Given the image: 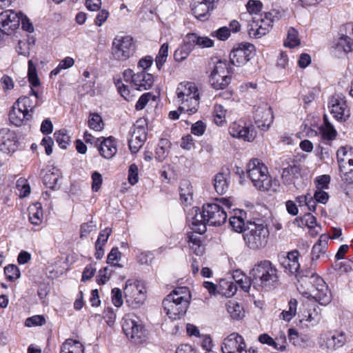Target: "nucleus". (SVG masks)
Masks as SVG:
<instances>
[{
	"label": "nucleus",
	"instance_id": "9",
	"mask_svg": "<svg viewBox=\"0 0 353 353\" xmlns=\"http://www.w3.org/2000/svg\"><path fill=\"white\" fill-rule=\"evenodd\" d=\"M279 12L274 10L265 12L264 16L252 18L248 26V32L250 37L261 38L270 32L275 19H279Z\"/></svg>",
	"mask_w": 353,
	"mask_h": 353
},
{
	"label": "nucleus",
	"instance_id": "14",
	"mask_svg": "<svg viewBox=\"0 0 353 353\" xmlns=\"http://www.w3.org/2000/svg\"><path fill=\"white\" fill-rule=\"evenodd\" d=\"M254 51V45L248 43H241L230 52V63L238 67L243 65L253 57Z\"/></svg>",
	"mask_w": 353,
	"mask_h": 353
},
{
	"label": "nucleus",
	"instance_id": "16",
	"mask_svg": "<svg viewBox=\"0 0 353 353\" xmlns=\"http://www.w3.org/2000/svg\"><path fill=\"white\" fill-rule=\"evenodd\" d=\"M271 107L266 103H261L254 111V119L258 128L265 131L273 121Z\"/></svg>",
	"mask_w": 353,
	"mask_h": 353
},
{
	"label": "nucleus",
	"instance_id": "43",
	"mask_svg": "<svg viewBox=\"0 0 353 353\" xmlns=\"http://www.w3.org/2000/svg\"><path fill=\"white\" fill-rule=\"evenodd\" d=\"M57 143L62 149H66L70 141V138L65 130H60L54 134Z\"/></svg>",
	"mask_w": 353,
	"mask_h": 353
},
{
	"label": "nucleus",
	"instance_id": "37",
	"mask_svg": "<svg viewBox=\"0 0 353 353\" xmlns=\"http://www.w3.org/2000/svg\"><path fill=\"white\" fill-rule=\"evenodd\" d=\"M300 44V39L298 37V32L294 28H290L288 31L287 39L284 42V46L293 48Z\"/></svg>",
	"mask_w": 353,
	"mask_h": 353
},
{
	"label": "nucleus",
	"instance_id": "63",
	"mask_svg": "<svg viewBox=\"0 0 353 353\" xmlns=\"http://www.w3.org/2000/svg\"><path fill=\"white\" fill-rule=\"evenodd\" d=\"M330 181V177L328 175H322L316 179V189H327Z\"/></svg>",
	"mask_w": 353,
	"mask_h": 353
},
{
	"label": "nucleus",
	"instance_id": "7",
	"mask_svg": "<svg viewBox=\"0 0 353 353\" xmlns=\"http://www.w3.org/2000/svg\"><path fill=\"white\" fill-rule=\"evenodd\" d=\"M28 81L30 84V97L23 96L19 97L16 103L18 107L21 108L23 111L29 112L32 114L34 108L39 105L38 93L33 90V87L40 85V81L38 78L36 66L33 64L32 60L28 61Z\"/></svg>",
	"mask_w": 353,
	"mask_h": 353
},
{
	"label": "nucleus",
	"instance_id": "41",
	"mask_svg": "<svg viewBox=\"0 0 353 353\" xmlns=\"http://www.w3.org/2000/svg\"><path fill=\"white\" fill-rule=\"evenodd\" d=\"M169 45L168 43H163L159 51V53L156 57V65L159 70L161 68L165 62L166 61L168 55Z\"/></svg>",
	"mask_w": 353,
	"mask_h": 353
},
{
	"label": "nucleus",
	"instance_id": "23",
	"mask_svg": "<svg viewBox=\"0 0 353 353\" xmlns=\"http://www.w3.org/2000/svg\"><path fill=\"white\" fill-rule=\"evenodd\" d=\"M153 76L146 72L145 70H141L136 73L134 77V87L139 91L150 89L153 85Z\"/></svg>",
	"mask_w": 353,
	"mask_h": 353
},
{
	"label": "nucleus",
	"instance_id": "53",
	"mask_svg": "<svg viewBox=\"0 0 353 353\" xmlns=\"http://www.w3.org/2000/svg\"><path fill=\"white\" fill-rule=\"evenodd\" d=\"M112 301L114 306L117 307L122 305V292L119 288H115L112 290Z\"/></svg>",
	"mask_w": 353,
	"mask_h": 353
},
{
	"label": "nucleus",
	"instance_id": "17",
	"mask_svg": "<svg viewBox=\"0 0 353 353\" xmlns=\"http://www.w3.org/2000/svg\"><path fill=\"white\" fill-rule=\"evenodd\" d=\"M243 337L237 333H232L224 340L221 345L223 353H247Z\"/></svg>",
	"mask_w": 353,
	"mask_h": 353
},
{
	"label": "nucleus",
	"instance_id": "33",
	"mask_svg": "<svg viewBox=\"0 0 353 353\" xmlns=\"http://www.w3.org/2000/svg\"><path fill=\"white\" fill-rule=\"evenodd\" d=\"M352 155L353 151L351 148L348 149L347 147H341L338 150L336 156L341 172H347L345 160Z\"/></svg>",
	"mask_w": 353,
	"mask_h": 353
},
{
	"label": "nucleus",
	"instance_id": "44",
	"mask_svg": "<svg viewBox=\"0 0 353 353\" xmlns=\"http://www.w3.org/2000/svg\"><path fill=\"white\" fill-rule=\"evenodd\" d=\"M74 63V61L72 57H68L61 60L58 66L52 70L50 72V76L57 75L61 70L68 69L72 67Z\"/></svg>",
	"mask_w": 353,
	"mask_h": 353
},
{
	"label": "nucleus",
	"instance_id": "45",
	"mask_svg": "<svg viewBox=\"0 0 353 353\" xmlns=\"http://www.w3.org/2000/svg\"><path fill=\"white\" fill-rule=\"evenodd\" d=\"M16 188L19 191L20 198L26 197L30 193V187L24 179L21 178L17 181Z\"/></svg>",
	"mask_w": 353,
	"mask_h": 353
},
{
	"label": "nucleus",
	"instance_id": "50",
	"mask_svg": "<svg viewBox=\"0 0 353 353\" xmlns=\"http://www.w3.org/2000/svg\"><path fill=\"white\" fill-rule=\"evenodd\" d=\"M131 137L138 140L139 141L145 143L147 139V132L144 127L135 125Z\"/></svg>",
	"mask_w": 353,
	"mask_h": 353
},
{
	"label": "nucleus",
	"instance_id": "58",
	"mask_svg": "<svg viewBox=\"0 0 353 353\" xmlns=\"http://www.w3.org/2000/svg\"><path fill=\"white\" fill-rule=\"evenodd\" d=\"M341 35L345 36L348 39L349 44H353V24L347 23L343 29L341 30Z\"/></svg>",
	"mask_w": 353,
	"mask_h": 353
},
{
	"label": "nucleus",
	"instance_id": "24",
	"mask_svg": "<svg viewBox=\"0 0 353 353\" xmlns=\"http://www.w3.org/2000/svg\"><path fill=\"white\" fill-rule=\"evenodd\" d=\"M32 117V114L23 111L21 108L18 107L15 103L9 113L10 121L17 126L23 125L25 122L30 121Z\"/></svg>",
	"mask_w": 353,
	"mask_h": 353
},
{
	"label": "nucleus",
	"instance_id": "40",
	"mask_svg": "<svg viewBox=\"0 0 353 353\" xmlns=\"http://www.w3.org/2000/svg\"><path fill=\"white\" fill-rule=\"evenodd\" d=\"M59 176L58 171L56 172L49 171L43 177V183L47 188L54 189L59 179Z\"/></svg>",
	"mask_w": 353,
	"mask_h": 353
},
{
	"label": "nucleus",
	"instance_id": "38",
	"mask_svg": "<svg viewBox=\"0 0 353 353\" xmlns=\"http://www.w3.org/2000/svg\"><path fill=\"white\" fill-rule=\"evenodd\" d=\"M297 301L292 299L288 303V310H283L281 314V317L285 321H290L296 314Z\"/></svg>",
	"mask_w": 353,
	"mask_h": 353
},
{
	"label": "nucleus",
	"instance_id": "57",
	"mask_svg": "<svg viewBox=\"0 0 353 353\" xmlns=\"http://www.w3.org/2000/svg\"><path fill=\"white\" fill-rule=\"evenodd\" d=\"M348 43V39L344 35H341L336 43V47L339 49H342L345 52H350L352 50L353 44Z\"/></svg>",
	"mask_w": 353,
	"mask_h": 353
},
{
	"label": "nucleus",
	"instance_id": "5",
	"mask_svg": "<svg viewBox=\"0 0 353 353\" xmlns=\"http://www.w3.org/2000/svg\"><path fill=\"white\" fill-rule=\"evenodd\" d=\"M269 230L263 220L254 219L243 230V240L246 246L252 250L263 248L268 243Z\"/></svg>",
	"mask_w": 353,
	"mask_h": 353
},
{
	"label": "nucleus",
	"instance_id": "12",
	"mask_svg": "<svg viewBox=\"0 0 353 353\" xmlns=\"http://www.w3.org/2000/svg\"><path fill=\"white\" fill-rule=\"evenodd\" d=\"M126 302L132 307H140L145 300V290L138 281L128 280L124 288Z\"/></svg>",
	"mask_w": 353,
	"mask_h": 353
},
{
	"label": "nucleus",
	"instance_id": "32",
	"mask_svg": "<svg viewBox=\"0 0 353 353\" xmlns=\"http://www.w3.org/2000/svg\"><path fill=\"white\" fill-rule=\"evenodd\" d=\"M29 219L33 225H39L43 219V211L41 209V204L36 203L30 205L28 208Z\"/></svg>",
	"mask_w": 353,
	"mask_h": 353
},
{
	"label": "nucleus",
	"instance_id": "22",
	"mask_svg": "<svg viewBox=\"0 0 353 353\" xmlns=\"http://www.w3.org/2000/svg\"><path fill=\"white\" fill-rule=\"evenodd\" d=\"M229 132L233 137L242 139L247 141H251L254 139V135L252 130L250 128L241 125L238 123H233L229 128Z\"/></svg>",
	"mask_w": 353,
	"mask_h": 353
},
{
	"label": "nucleus",
	"instance_id": "25",
	"mask_svg": "<svg viewBox=\"0 0 353 353\" xmlns=\"http://www.w3.org/2000/svg\"><path fill=\"white\" fill-rule=\"evenodd\" d=\"M184 40L185 43L189 45L192 50L195 46L204 48H210L214 45V41L208 37H201L196 33L187 34Z\"/></svg>",
	"mask_w": 353,
	"mask_h": 353
},
{
	"label": "nucleus",
	"instance_id": "35",
	"mask_svg": "<svg viewBox=\"0 0 353 353\" xmlns=\"http://www.w3.org/2000/svg\"><path fill=\"white\" fill-rule=\"evenodd\" d=\"M228 312L233 319H241L244 316L243 307L235 301H230L227 305Z\"/></svg>",
	"mask_w": 353,
	"mask_h": 353
},
{
	"label": "nucleus",
	"instance_id": "21",
	"mask_svg": "<svg viewBox=\"0 0 353 353\" xmlns=\"http://www.w3.org/2000/svg\"><path fill=\"white\" fill-rule=\"evenodd\" d=\"M331 114L339 121H345L350 116L344 99L339 95L332 97L330 101Z\"/></svg>",
	"mask_w": 353,
	"mask_h": 353
},
{
	"label": "nucleus",
	"instance_id": "29",
	"mask_svg": "<svg viewBox=\"0 0 353 353\" xmlns=\"http://www.w3.org/2000/svg\"><path fill=\"white\" fill-rule=\"evenodd\" d=\"M192 6L193 14L201 21L207 19L210 12L213 10L210 7L205 5V3L203 4L200 1L199 2L197 0H193Z\"/></svg>",
	"mask_w": 353,
	"mask_h": 353
},
{
	"label": "nucleus",
	"instance_id": "15",
	"mask_svg": "<svg viewBox=\"0 0 353 353\" xmlns=\"http://www.w3.org/2000/svg\"><path fill=\"white\" fill-rule=\"evenodd\" d=\"M19 12L7 10L0 13V31L6 35L11 34L19 28L21 21Z\"/></svg>",
	"mask_w": 353,
	"mask_h": 353
},
{
	"label": "nucleus",
	"instance_id": "3",
	"mask_svg": "<svg viewBox=\"0 0 353 353\" xmlns=\"http://www.w3.org/2000/svg\"><path fill=\"white\" fill-rule=\"evenodd\" d=\"M190 292L186 287L177 288L163 301V307L170 319L176 320L183 316L188 307Z\"/></svg>",
	"mask_w": 353,
	"mask_h": 353
},
{
	"label": "nucleus",
	"instance_id": "18",
	"mask_svg": "<svg viewBox=\"0 0 353 353\" xmlns=\"http://www.w3.org/2000/svg\"><path fill=\"white\" fill-rule=\"evenodd\" d=\"M19 145L15 132L9 128L0 129V150L4 153L14 152Z\"/></svg>",
	"mask_w": 353,
	"mask_h": 353
},
{
	"label": "nucleus",
	"instance_id": "64",
	"mask_svg": "<svg viewBox=\"0 0 353 353\" xmlns=\"http://www.w3.org/2000/svg\"><path fill=\"white\" fill-rule=\"evenodd\" d=\"M205 130V125L201 121H199L194 123L191 128V132L192 134L201 136L202 135Z\"/></svg>",
	"mask_w": 353,
	"mask_h": 353
},
{
	"label": "nucleus",
	"instance_id": "8",
	"mask_svg": "<svg viewBox=\"0 0 353 353\" xmlns=\"http://www.w3.org/2000/svg\"><path fill=\"white\" fill-rule=\"evenodd\" d=\"M310 275H306L305 278L301 277L302 283L301 286L305 285L307 289V285H310L313 288L312 297L321 305H326L332 300L331 292L328 289L324 280L314 272H310Z\"/></svg>",
	"mask_w": 353,
	"mask_h": 353
},
{
	"label": "nucleus",
	"instance_id": "52",
	"mask_svg": "<svg viewBox=\"0 0 353 353\" xmlns=\"http://www.w3.org/2000/svg\"><path fill=\"white\" fill-rule=\"evenodd\" d=\"M262 6V3L256 0H249L246 4L247 10L250 14H257L261 10Z\"/></svg>",
	"mask_w": 353,
	"mask_h": 353
},
{
	"label": "nucleus",
	"instance_id": "10",
	"mask_svg": "<svg viewBox=\"0 0 353 353\" xmlns=\"http://www.w3.org/2000/svg\"><path fill=\"white\" fill-rule=\"evenodd\" d=\"M135 52V44L130 36L117 37L114 39L111 53L114 59L124 61L131 57Z\"/></svg>",
	"mask_w": 353,
	"mask_h": 353
},
{
	"label": "nucleus",
	"instance_id": "34",
	"mask_svg": "<svg viewBox=\"0 0 353 353\" xmlns=\"http://www.w3.org/2000/svg\"><path fill=\"white\" fill-rule=\"evenodd\" d=\"M170 142L167 139H161L156 149V159L162 162L168 156Z\"/></svg>",
	"mask_w": 353,
	"mask_h": 353
},
{
	"label": "nucleus",
	"instance_id": "47",
	"mask_svg": "<svg viewBox=\"0 0 353 353\" xmlns=\"http://www.w3.org/2000/svg\"><path fill=\"white\" fill-rule=\"evenodd\" d=\"M225 110L221 105H216L214 109V121L218 125H221L225 121Z\"/></svg>",
	"mask_w": 353,
	"mask_h": 353
},
{
	"label": "nucleus",
	"instance_id": "55",
	"mask_svg": "<svg viewBox=\"0 0 353 353\" xmlns=\"http://www.w3.org/2000/svg\"><path fill=\"white\" fill-rule=\"evenodd\" d=\"M128 181L131 185L136 184L139 181L138 167L135 164H132L129 168Z\"/></svg>",
	"mask_w": 353,
	"mask_h": 353
},
{
	"label": "nucleus",
	"instance_id": "61",
	"mask_svg": "<svg viewBox=\"0 0 353 353\" xmlns=\"http://www.w3.org/2000/svg\"><path fill=\"white\" fill-rule=\"evenodd\" d=\"M116 85L119 92L125 100L130 101L132 99V96L130 94V92L128 86L123 84L121 81H118L116 83Z\"/></svg>",
	"mask_w": 353,
	"mask_h": 353
},
{
	"label": "nucleus",
	"instance_id": "19",
	"mask_svg": "<svg viewBox=\"0 0 353 353\" xmlns=\"http://www.w3.org/2000/svg\"><path fill=\"white\" fill-rule=\"evenodd\" d=\"M122 327L125 335L131 339L139 340L143 336V326L136 316L125 318Z\"/></svg>",
	"mask_w": 353,
	"mask_h": 353
},
{
	"label": "nucleus",
	"instance_id": "30",
	"mask_svg": "<svg viewBox=\"0 0 353 353\" xmlns=\"http://www.w3.org/2000/svg\"><path fill=\"white\" fill-rule=\"evenodd\" d=\"M179 192L181 200L186 205L190 204L193 199V189L188 180L183 179L181 181Z\"/></svg>",
	"mask_w": 353,
	"mask_h": 353
},
{
	"label": "nucleus",
	"instance_id": "49",
	"mask_svg": "<svg viewBox=\"0 0 353 353\" xmlns=\"http://www.w3.org/2000/svg\"><path fill=\"white\" fill-rule=\"evenodd\" d=\"M229 221L230 225L234 231L237 232H243V228L245 223L241 217L233 216L230 218Z\"/></svg>",
	"mask_w": 353,
	"mask_h": 353
},
{
	"label": "nucleus",
	"instance_id": "42",
	"mask_svg": "<svg viewBox=\"0 0 353 353\" xmlns=\"http://www.w3.org/2000/svg\"><path fill=\"white\" fill-rule=\"evenodd\" d=\"M192 48L184 41V44L181 48L175 50L174 58L176 61L181 62L187 59L192 52Z\"/></svg>",
	"mask_w": 353,
	"mask_h": 353
},
{
	"label": "nucleus",
	"instance_id": "62",
	"mask_svg": "<svg viewBox=\"0 0 353 353\" xmlns=\"http://www.w3.org/2000/svg\"><path fill=\"white\" fill-rule=\"evenodd\" d=\"M325 250L326 249L323 248L322 245L314 244L312 250V261H316L321 256H324Z\"/></svg>",
	"mask_w": 353,
	"mask_h": 353
},
{
	"label": "nucleus",
	"instance_id": "54",
	"mask_svg": "<svg viewBox=\"0 0 353 353\" xmlns=\"http://www.w3.org/2000/svg\"><path fill=\"white\" fill-rule=\"evenodd\" d=\"M112 270L108 268H104L102 270H100L99 272V275L97 276V283L99 284H105V282L109 280Z\"/></svg>",
	"mask_w": 353,
	"mask_h": 353
},
{
	"label": "nucleus",
	"instance_id": "56",
	"mask_svg": "<svg viewBox=\"0 0 353 353\" xmlns=\"http://www.w3.org/2000/svg\"><path fill=\"white\" fill-rule=\"evenodd\" d=\"M236 282L239 285L240 288L245 292H248L251 285L253 286L252 278H251V275L250 276V277H246L244 275H242V278L236 279Z\"/></svg>",
	"mask_w": 353,
	"mask_h": 353
},
{
	"label": "nucleus",
	"instance_id": "39",
	"mask_svg": "<svg viewBox=\"0 0 353 353\" xmlns=\"http://www.w3.org/2000/svg\"><path fill=\"white\" fill-rule=\"evenodd\" d=\"M88 125L91 129L95 131H101L103 129L104 123L101 117L99 114L91 113L88 119Z\"/></svg>",
	"mask_w": 353,
	"mask_h": 353
},
{
	"label": "nucleus",
	"instance_id": "48",
	"mask_svg": "<svg viewBox=\"0 0 353 353\" xmlns=\"http://www.w3.org/2000/svg\"><path fill=\"white\" fill-rule=\"evenodd\" d=\"M121 257V252L117 248H113L109 253L107 258V263L112 267L121 268V265L118 263H114V261H118Z\"/></svg>",
	"mask_w": 353,
	"mask_h": 353
},
{
	"label": "nucleus",
	"instance_id": "31",
	"mask_svg": "<svg viewBox=\"0 0 353 353\" xmlns=\"http://www.w3.org/2000/svg\"><path fill=\"white\" fill-rule=\"evenodd\" d=\"M301 171L300 167L295 164L288 166L283 168L282 172L283 182L285 185H290L294 183V179L297 177Z\"/></svg>",
	"mask_w": 353,
	"mask_h": 353
},
{
	"label": "nucleus",
	"instance_id": "20",
	"mask_svg": "<svg viewBox=\"0 0 353 353\" xmlns=\"http://www.w3.org/2000/svg\"><path fill=\"white\" fill-rule=\"evenodd\" d=\"M299 252L297 250H293L292 252H288L286 257H283V261H281V265L285 269V271H288L291 274H294L298 279L300 285L302 283L301 277L305 278L307 275L302 274L301 272H299V270L300 268V264L298 261L299 257ZM307 275H310V273Z\"/></svg>",
	"mask_w": 353,
	"mask_h": 353
},
{
	"label": "nucleus",
	"instance_id": "2",
	"mask_svg": "<svg viewBox=\"0 0 353 353\" xmlns=\"http://www.w3.org/2000/svg\"><path fill=\"white\" fill-rule=\"evenodd\" d=\"M247 172L254 186L260 191L276 192L279 191V182L269 175L267 166L258 159L248 163Z\"/></svg>",
	"mask_w": 353,
	"mask_h": 353
},
{
	"label": "nucleus",
	"instance_id": "26",
	"mask_svg": "<svg viewBox=\"0 0 353 353\" xmlns=\"http://www.w3.org/2000/svg\"><path fill=\"white\" fill-rule=\"evenodd\" d=\"M99 152L103 158L112 159L117 152L114 139L111 137L103 139L99 147Z\"/></svg>",
	"mask_w": 353,
	"mask_h": 353
},
{
	"label": "nucleus",
	"instance_id": "4",
	"mask_svg": "<svg viewBox=\"0 0 353 353\" xmlns=\"http://www.w3.org/2000/svg\"><path fill=\"white\" fill-rule=\"evenodd\" d=\"M253 287L256 290L272 288L279 280L276 268L268 260L256 263L250 270Z\"/></svg>",
	"mask_w": 353,
	"mask_h": 353
},
{
	"label": "nucleus",
	"instance_id": "51",
	"mask_svg": "<svg viewBox=\"0 0 353 353\" xmlns=\"http://www.w3.org/2000/svg\"><path fill=\"white\" fill-rule=\"evenodd\" d=\"M46 323V319L42 315H35L28 318L26 320L25 325L27 327L42 325Z\"/></svg>",
	"mask_w": 353,
	"mask_h": 353
},
{
	"label": "nucleus",
	"instance_id": "11",
	"mask_svg": "<svg viewBox=\"0 0 353 353\" xmlns=\"http://www.w3.org/2000/svg\"><path fill=\"white\" fill-rule=\"evenodd\" d=\"M231 68L226 60H219L210 76V83L216 90L225 88L231 81Z\"/></svg>",
	"mask_w": 353,
	"mask_h": 353
},
{
	"label": "nucleus",
	"instance_id": "59",
	"mask_svg": "<svg viewBox=\"0 0 353 353\" xmlns=\"http://www.w3.org/2000/svg\"><path fill=\"white\" fill-rule=\"evenodd\" d=\"M92 190L94 192L99 191V190L100 189L101 185L102 184V181H103L101 174L97 171L94 172L92 174Z\"/></svg>",
	"mask_w": 353,
	"mask_h": 353
},
{
	"label": "nucleus",
	"instance_id": "46",
	"mask_svg": "<svg viewBox=\"0 0 353 353\" xmlns=\"http://www.w3.org/2000/svg\"><path fill=\"white\" fill-rule=\"evenodd\" d=\"M4 273L8 280L12 281L20 277V271L15 265H8L4 268Z\"/></svg>",
	"mask_w": 353,
	"mask_h": 353
},
{
	"label": "nucleus",
	"instance_id": "27",
	"mask_svg": "<svg viewBox=\"0 0 353 353\" xmlns=\"http://www.w3.org/2000/svg\"><path fill=\"white\" fill-rule=\"evenodd\" d=\"M229 172H219L214 179V187L216 192L219 194H225L229 187Z\"/></svg>",
	"mask_w": 353,
	"mask_h": 353
},
{
	"label": "nucleus",
	"instance_id": "60",
	"mask_svg": "<svg viewBox=\"0 0 353 353\" xmlns=\"http://www.w3.org/2000/svg\"><path fill=\"white\" fill-rule=\"evenodd\" d=\"M314 198L316 202L325 204L328 201L329 195L323 189H316Z\"/></svg>",
	"mask_w": 353,
	"mask_h": 353
},
{
	"label": "nucleus",
	"instance_id": "1",
	"mask_svg": "<svg viewBox=\"0 0 353 353\" xmlns=\"http://www.w3.org/2000/svg\"><path fill=\"white\" fill-rule=\"evenodd\" d=\"M188 219L192 220L193 230L199 234L206 230V224L219 226L227 219V212L223 206L216 203H207L203 205L202 210L194 207L188 213Z\"/></svg>",
	"mask_w": 353,
	"mask_h": 353
},
{
	"label": "nucleus",
	"instance_id": "6",
	"mask_svg": "<svg viewBox=\"0 0 353 353\" xmlns=\"http://www.w3.org/2000/svg\"><path fill=\"white\" fill-rule=\"evenodd\" d=\"M176 94L181 102L179 110H186L189 114L197 111L199 105V94L196 85L192 82H182L179 84Z\"/></svg>",
	"mask_w": 353,
	"mask_h": 353
},
{
	"label": "nucleus",
	"instance_id": "28",
	"mask_svg": "<svg viewBox=\"0 0 353 353\" xmlns=\"http://www.w3.org/2000/svg\"><path fill=\"white\" fill-rule=\"evenodd\" d=\"M85 347L79 341L68 339L61 347L60 353H84Z\"/></svg>",
	"mask_w": 353,
	"mask_h": 353
},
{
	"label": "nucleus",
	"instance_id": "36",
	"mask_svg": "<svg viewBox=\"0 0 353 353\" xmlns=\"http://www.w3.org/2000/svg\"><path fill=\"white\" fill-rule=\"evenodd\" d=\"M324 125L321 128L322 136L325 139L333 140L336 135V131L328 121L326 115L323 117Z\"/></svg>",
	"mask_w": 353,
	"mask_h": 353
},
{
	"label": "nucleus",
	"instance_id": "13",
	"mask_svg": "<svg viewBox=\"0 0 353 353\" xmlns=\"http://www.w3.org/2000/svg\"><path fill=\"white\" fill-rule=\"evenodd\" d=\"M346 341L345 335L343 332H334L321 335L318 343L323 351L331 353L344 345Z\"/></svg>",
	"mask_w": 353,
	"mask_h": 353
}]
</instances>
